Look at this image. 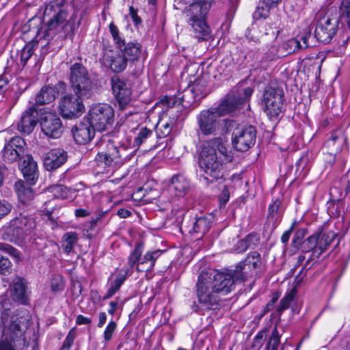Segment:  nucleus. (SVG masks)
Returning a JSON list of instances; mask_svg holds the SVG:
<instances>
[{"mask_svg":"<svg viewBox=\"0 0 350 350\" xmlns=\"http://www.w3.org/2000/svg\"><path fill=\"white\" fill-rule=\"evenodd\" d=\"M234 275L217 271H202L196 284V295L199 304L206 310L217 307L221 297L234 288Z\"/></svg>","mask_w":350,"mask_h":350,"instance_id":"obj_1","label":"nucleus"},{"mask_svg":"<svg viewBox=\"0 0 350 350\" xmlns=\"http://www.w3.org/2000/svg\"><path fill=\"white\" fill-rule=\"evenodd\" d=\"M232 157L219 137L208 141L201 150L199 167L202 176L208 183L223 178L224 163L231 161Z\"/></svg>","mask_w":350,"mask_h":350,"instance_id":"obj_2","label":"nucleus"},{"mask_svg":"<svg viewBox=\"0 0 350 350\" xmlns=\"http://www.w3.org/2000/svg\"><path fill=\"white\" fill-rule=\"evenodd\" d=\"M1 323L3 327L0 350H24L27 342L24 337L27 318L12 316L10 318L11 303L9 299L0 301Z\"/></svg>","mask_w":350,"mask_h":350,"instance_id":"obj_3","label":"nucleus"},{"mask_svg":"<svg viewBox=\"0 0 350 350\" xmlns=\"http://www.w3.org/2000/svg\"><path fill=\"white\" fill-rule=\"evenodd\" d=\"M186 7L183 15L194 36L199 40H207L211 36V28L206 18L213 0H183Z\"/></svg>","mask_w":350,"mask_h":350,"instance_id":"obj_4","label":"nucleus"},{"mask_svg":"<svg viewBox=\"0 0 350 350\" xmlns=\"http://www.w3.org/2000/svg\"><path fill=\"white\" fill-rule=\"evenodd\" d=\"M47 16H49L46 22L47 29L46 30L48 35H50L51 33H57L59 30L68 27H69V30H65V31H67L68 34H73L81 23L80 20H77V16L75 14L65 23L68 18L67 12L63 9L55 10L54 6L51 5L46 6L44 10V17Z\"/></svg>","mask_w":350,"mask_h":350,"instance_id":"obj_5","label":"nucleus"},{"mask_svg":"<svg viewBox=\"0 0 350 350\" xmlns=\"http://www.w3.org/2000/svg\"><path fill=\"white\" fill-rule=\"evenodd\" d=\"M70 83L78 97L90 98L94 93V84L87 68L81 64L75 63L70 68Z\"/></svg>","mask_w":350,"mask_h":350,"instance_id":"obj_6","label":"nucleus"},{"mask_svg":"<svg viewBox=\"0 0 350 350\" xmlns=\"http://www.w3.org/2000/svg\"><path fill=\"white\" fill-rule=\"evenodd\" d=\"M284 92L277 85H267L263 92L260 105L269 119L276 118L282 111Z\"/></svg>","mask_w":350,"mask_h":350,"instance_id":"obj_7","label":"nucleus"},{"mask_svg":"<svg viewBox=\"0 0 350 350\" xmlns=\"http://www.w3.org/2000/svg\"><path fill=\"white\" fill-rule=\"evenodd\" d=\"M144 245L137 243L128 257V264L131 269L135 268L138 272H150L153 270L157 259L163 253L162 250L148 251L143 256Z\"/></svg>","mask_w":350,"mask_h":350,"instance_id":"obj_8","label":"nucleus"},{"mask_svg":"<svg viewBox=\"0 0 350 350\" xmlns=\"http://www.w3.org/2000/svg\"><path fill=\"white\" fill-rule=\"evenodd\" d=\"M105 151L98 152L94 159L98 173H107L122 163L120 149L110 141H102Z\"/></svg>","mask_w":350,"mask_h":350,"instance_id":"obj_9","label":"nucleus"},{"mask_svg":"<svg viewBox=\"0 0 350 350\" xmlns=\"http://www.w3.org/2000/svg\"><path fill=\"white\" fill-rule=\"evenodd\" d=\"M114 116V110L110 105L98 103L90 107L88 113V120L94 129L101 132L111 127Z\"/></svg>","mask_w":350,"mask_h":350,"instance_id":"obj_10","label":"nucleus"},{"mask_svg":"<svg viewBox=\"0 0 350 350\" xmlns=\"http://www.w3.org/2000/svg\"><path fill=\"white\" fill-rule=\"evenodd\" d=\"M338 24V17L328 14L321 16L319 14L314 31L315 37L321 42L329 43L336 33Z\"/></svg>","mask_w":350,"mask_h":350,"instance_id":"obj_11","label":"nucleus"},{"mask_svg":"<svg viewBox=\"0 0 350 350\" xmlns=\"http://www.w3.org/2000/svg\"><path fill=\"white\" fill-rule=\"evenodd\" d=\"M198 134L215 135L219 131L221 123L220 117L211 109L202 111L197 116Z\"/></svg>","mask_w":350,"mask_h":350,"instance_id":"obj_12","label":"nucleus"},{"mask_svg":"<svg viewBox=\"0 0 350 350\" xmlns=\"http://www.w3.org/2000/svg\"><path fill=\"white\" fill-rule=\"evenodd\" d=\"M256 131L254 126H238L232 133V142L235 149L245 152L256 142Z\"/></svg>","mask_w":350,"mask_h":350,"instance_id":"obj_13","label":"nucleus"},{"mask_svg":"<svg viewBox=\"0 0 350 350\" xmlns=\"http://www.w3.org/2000/svg\"><path fill=\"white\" fill-rule=\"evenodd\" d=\"M83 97L76 94L65 96L60 103V113L63 118L73 119L80 117L85 111Z\"/></svg>","mask_w":350,"mask_h":350,"instance_id":"obj_14","label":"nucleus"},{"mask_svg":"<svg viewBox=\"0 0 350 350\" xmlns=\"http://www.w3.org/2000/svg\"><path fill=\"white\" fill-rule=\"evenodd\" d=\"M40 126L42 132L52 138H58L63 133L61 120L53 112L44 111L42 113Z\"/></svg>","mask_w":350,"mask_h":350,"instance_id":"obj_15","label":"nucleus"},{"mask_svg":"<svg viewBox=\"0 0 350 350\" xmlns=\"http://www.w3.org/2000/svg\"><path fill=\"white\" fill-rule=\"evenodd\" d=\"M35 227L36 223L33 218L20 215L11 221L10 226L7 228V232L12 234L13 237L23 239L25 235L30 233Z\"/></svg>","mask_w":350,"mask_h":350,"instance_id":"obj_16","label":"nucleus"},{"mask_svg":"<svg viewBox=\"0 0 350 350\" xmlns=\"http://www.w3.org/2000/svg\"><path fill=\"white\" fill-rule=\"evenodd\" d=\"M112 90L120 107L124 109L131 102V90L130 84L119 77L111 79Z\"/></svg>","mask_w":350,"mask_h":350,"instance_id":"obj_17","label":"nucleus"},{"mask_svg":"<svg viewBox=\"0 0 350 350\" xmlns=\"http://www.w3.org/2000/svg\"><path fill=\"white\" fill-rule=\"evenodd\" d=\"M103 64L114 72H121L127 66L126 57L120 50H106L103 56Z\"/></svg>","mask_w":350,"mask_h":350,"instance_id":"obj_18","label":"nucleus"},{"mask_svg":"<svg viewBox=\"0 0 350 350\" xmlns=\"http://www.w3.org/2000/svg\"><path fill=\"white\" fill-rule=\"evenodd\" d=\"M25 143L23 138L15 136L10 139L4 146L3 158L4 161L12 163L18 160L23 153Z\"/></svg>","mask_w":350,"mask_h":350,"instance_id":"obj_19","label":"nucleus"},{"mask_svg":"<svg viewBox=\"0 0 350 350\" xmlns=\"http://www.w3.org/2000/svg\"><path fill=\"white\" fill-rule=\"evenodd\" d=\"M66 84L64 82H59L54 86L43 87L36 96V103L39 105L50 103L55 98L64 93Z\"/></svg>","mask_w":350,"mask_h":350,"instance_id":"obj_20","label":"nucleus"},{"mask_svg":"<svg viewBox=\"0 0 350 350\" xmlns=\"http://www.w3.org/2000/svg\"><path fill=\"white\" fill-rule=\"evenodd\" d=\"M67 152L60 148L48 151L44 156L43 163L48 171L55 170L61 167L67 160Z\"/></svg>","mask_w":350,"mask_h":350,"instance_id":"obj_21","label":"nucleus"},{"mask_svg":"<svg viewBox=\"0 0 350 350\" xmlns=\"http://www.w3.org/2000/svg\"><path fill=\"white\" fill-rule=\"evenodd\" d=\"M95 131L90 122H80L72 129L75 142L79 144H85L90 142L94 136Z\"/></svg>","mask_w":350,"mask_h":350,"instance_id":"obj_22","label":"nucleus"},{"mask_svg":"<svg viewBox=\"0 0 350 350\" xmlns=\"http://www.w3.org/2000/svg\"><path fill=\"white\" fill-rule=\"evenodd\" d=\"M38 120V113L34 107H31L24 111L18 124V129L24 134L31 133Z\"/></svg>","mask_w":350,"mask_h":350,"instance_id":"obj_23","label":"nucleus"},{"mask_svg":"<svg viewBox=\"0 0 350 350\" xmlns=\"http://www.w3.org/2000/svg\"><path fill=\"white\" fill-rule=\"evenodd\" d=\"M22 172L26 180L33 185L38 178V169L37 163L31 155L25 157L22 163Z\"/></svg>","mask_w":350,"mask_h":350,"instance_id":"obj_24","label":"nucleus"},{"mask_svg":"<svg viewBox=\"0 0 350 350\" xmlns=\"http://www.w3.org/2000/svg\"><path fill=\"white\" fill-rule=\"evenodd\" d=\"M325 145L332 148V152L336 154L348 148L347 137L342 131H336L326 142Z\"/></svg>","mask_w":350,"mask_h":350,"instance_id":"obj_25","label":"nucleus"},{"mask_svg":"<svg viewBox=\"0 0 350 350\" xmlns=\"http://www.w3.org/2000/svg\"><path fill=\"white\" fill-rule=\"evenodd\" d=\"M189 187L188 180L183 175H176L172 178L169 191L176 197L184 196Z\"/></svg>","mask_w":350,"mask_h":350,"instance_id":"obj_26","label":"nucleus"},{"mask_svg":"<svg viewBox=\"0 0 350 350\" xmlns=\"http://www.w3.org/2000/svg\"><path fill=\"white\" fill-rule=\"evenodd\" d=\"M254 92V89L251 87H245L243 83H239L232 88L228 94L237 105L240 107L244 102L250 100Z\"/></svg>","mask_w":350,"mask_h":350,"instance_id":"obj_27","label":"nucleus"},{"mask_svg":"<svg viewBox=\"0 0 350 350\" xmlns=\"http://www.w3.org/2000/svg\"><path fill=\"white\" fill-rule=\"evenodd\" d=\"M11 295L12 299L16 301H18L25 305L28 304L27 286L25 280L21 278H18L14 282L11 289Z\"/></svg>","mask_w":350,"mask_h":350,"instance_id":"obj_28","label":"nucleus"},{"mask_svg":"<svg viewBox=\"0 0 350 350\" xmlns=\"http://www.w3.org/2000/svg\"><path fill=\"white\" fill-rule=\"evenodd\" d=\"M167 105H174L176 104L182 105L183 107H187L193 103L196 99H199L198 96H196L194 92L188 86L184 90L182 94H179L176 98L166 97Z\"/></svg>","mask_w":350,"mask_h":350,"instance_id":"obj_29","label":"nucleus"},{"mask_svg":"<svg viewBox=\"0 0 350 350\" xmlns=\"http://www.w3.org/2000/svg\"><path fill=\"white\" fill-rule=\"evenodd\" d=\"M240 107L228 94L221 100L215 107H211L220 118L235 111Z\"/></svg>","mask_w":350,"mask_h":350,"instance_id":"obj_30","label":"nucleus"},{"mask_svg":"<svg viewBox=\"0 0 350 350\" xmlns=\"http://www.w3.org/2000/svg\"><path fill=\"white\" fill-rule=\"evenodd\" d=\"M126 57V62H135L138 61L142 55V46L139 43L129 42L122 47H118Z\"/></svg>","mask_w":350,"mask_h":350,"instance_id":"obj_31","label":"nucleus"},{"mask_svg":"<svg viewBox=\"0 0 350 350\" xmlns=\"http://www.w3.org/2000/svg\"><path fill=\"white\" fill-rule=\"evenodd\" d=\"M14 188L18 198L21 203L26 204L33 200L34 196L33 191L23 180H21L16 181L14 185Z\"/></svg>","mask_w":350,"mask_h":350,"instance_id":"obj_32","label":"nucleus"},{"mask_svg":"<svg viewBox=\"0 0 350 350\" xmlns=\"http://www.w3.org/2000/svg\"><path fill=\"white\" fill-rule=\"evenodd\" d=\"M259 241V237L255 234H249L245 239L237 241L234 247V251L237 253L245 252L248 248L255 247Z\"/></svg>","mask_w":350,"mask_h":350,"instance_id":"obj_33","label":"nucleus"},{"mask_svg":"<svg viewBox=\"0 0 350 350\" xmlns=\"http://www.w3.org/2000/svg\"><path fill=\"white\" fill-rule=\"evenodd\" d=\"M310 35H306L303 36L301 39L303 42V44H301L300 41L298 40L296 38H292L290 40H288L286 42H285L282 47L284 49L286 53L290 54L292 53L295 52L299 49L301 48H306L309 46V44L308 42V39L310 38Z\"/></svg>","mask_w":350,"mask_h":350,"instance_id":"obj_34","label":"nucleus"},{"mask_svg":"<svg viewBox=\"0 0 350 350\" xmlns=\"http://www.w3.org/2000/svg\"><path fill=\"white\" fill-rule=\"evenodd\" d=\"M210 227V219L206 217H200L196 218L193 222L192 227L189 232L202 236L208 231Z\"/></svg>","mask_w":350,"mask_h":350,"instance_id":"obj_35","label":"nucleus"},{"mask_svg":"<svg viewBox=\"0 0 350 350\" xmlns=\"http://www.w3.org/2000/svg\"><path fill=\"white\" fill-rule=\"evenodd\" d=\"M128 274V271H120L116 276L113 281L110 283V286L103 297V299H108L111 297L120 289Z\"/></svg>","mask_w":350,"mask_h":350,"instance_id":"obj_36","label":"nucleus"},{"mask_svg":"<svg viewBox=\"0 0 350 350\" xmlns=\"http://www.w3.org/2000/svg\"><path fill=\"white\" fill-rule=\"evenodd\" d=\"M78 234L76 232H67L62 236V247L65 253L69 254L78 242Z\"/></svg>","mask_w":350,"mask_h":350,"instance_id":"obj_37","label":"nucleus"},{"mask_svg":"<svg viewBox=\"0 0 350 350\" xmlns=\"http://www.w3.org/2000/svg\"><path fill=\"white\" fill-rule=\"evenodd\" d=\"M336 237V234L333 231L325 232L317 235L318 237V250L319 255L327 250L329 245L334 241Z\"/></svg>","mask_w":350,"mask_h":350,"instance_id":"obj_38","label":"nucleus"},{"mask_svg":"<svg viewBox=\"0 0 350 350\" xmlns=\"http://www.w3.org/2000/svg\"><path fill=\"white\" fill-rule=\"evenodd\" d=\"M174 126V121L164 118L160 120L156 126V133L159 138L167 137L172 132Z\"/></svg>","mask_w":350,"mask_h":350,"instance_id":"obj_39","label":"nucleus"},{"mask_svg":"<svg viewBox=\"0 0 350 350\" xmlns=\"http://www.w3.org/2000/svg\"><path fill=\"white\" fill-rule=\"evenodd\" d=\"M189 87L200 99L206 94L207 81L204 77H198Z\"/></svg>","mask_w":350,"mask_h":350,"instance_id":"obj_40","label":"nucleus"},{"mask_svg":"<svg viewBox=\"0 0 350 350\" xmlns=\"http://www.w3.org/2000/svg\"><path fill=\"white\" fill-rule=\"evenodd\" d=\"M152 135L153 132L150 129L146 127L141 129L133 141V147L138 148L142 144L146 143Z\"/></svg>","mask_w":350,"mask_h":350,"instance_id":"obj_41","label":"nucleus"},{"mask_svg":"<svg viewBox=\"0 0 350 350\" xmlns=\"http://www.w3.org/2000/svg\"><path fill=\"white\" fill-rule=\"evenodd\" d=\"M318 237L317 235L310 236L308 239L301 243V248L305 252H309L314 250V253L319 254V250H318Z\"/></svg>","mask_w":350,"mask_h":350,"instance_id":"obj_42","label":"nucleus"},{"mask_svg":"<svg viewBox=\"0 0 350 350\" xmlns=\"http://www.w3.org/2000/svg\"><path fill=\"white\" fill-rule=\"evenodd\" d=\"M281 202L280 200L276 199L269 206L268 209V217H271V219H275L276 221H279L282 215V213L280 211Z\"/></svg>","mask_w":350,"mask_h":350,"instance_id":"obj_43","label":"nucleus"},{"mask_svg":"<svg viewBox=\"0 0 350 350\" xmlns=\"http://www.w3.org/2000/svg\"><path fill=\"white\" fill-rule=\"evenodd\" d=\"M341 20L344 21L350 28V0H342L340 5Z\"/></svg>","mask_w":350,"mask_h":350,"instance_id":"obj_44","label":"nucleus"},{"mask_svg":"<svg viewBox=\"0 0 350 350\" xmlns=\"http://www.w3.org/2000/svg\"><path fill=\"white\" fill-rule=\"evenodd\" d=\"M278 58L276 54V50L274 47H271L262 57L260 61V67L267 69L269 66V62L275 61Z\"/></svg>","mask_w":350,"mask_h":350,"instance_id":"obj_45","label":"nucleus"},{"mask_svg":"<svg viewBox=\"0 0 350 350\" xmlns=\"http://www.w3.org/2000/svg\"><path fill=\"white\" fill-rule=\"evenodd\" d=\"M246 264L253 269L258 268L262 265L260 254L257 252H251L245 260Z\"/></svg>","mask_w":350,"mask_h":350,"instance_id":"obj_46","label":"nucleus"},{"mask_svg":"<svg viewBox=\"0 0 350 350\" xmlns=\"http://www.w3.org/2000/svg\"><path fill=\"white\" fill-rule=\"evenodd\" d=\"M296 293H297V291H296L295 288H293L280 301V306L278 308V310L280 312H282V311L287 309L290 306L291 302L293 301V299L296 295Z\"/></svg>","mask_w":350,"mask_h":350,"instance_id":"obj_47","label":"nucleus"},{"mask_svg":"<svg viewBox=\"0 0 350 350\" xmlns=\"http://www.w3.org/2000/svg\"><path fill=\"white\" fill-rule=\"evenodd\" d=\"M271 8H272L268 6L267 3H263V1H262L261 4L256 8V10L254 13V18L255 19L266 18L269 14V10Z\"/></svg>","mask_w":350,"mask_h":350,"instance_id":"obj_48","label":"nucleus"},{"mask_svg":"<svg viewBox=\"0 0 350 350\" xmlns=\"http://www.w3.org/2000/svg\"><path fill=\"white\" fill-rule=\"evenodd\" d=\"M51 288L55 293L62 291L64 288L63 277L60 275H54L51 281Z\"/></svg>","mask_w":350,"mask_h":350,"instance_id":"obj_49","label":"nucleus"},{"mask_svg":"<svg viewBox=\"0 0 350 350\" xmlns=\"http://www.w3.org/2000/svg\"><path fill=\"white\" fill-rule=\"evenodd\" d=\"M117 327V324L115 321H111L105 327L103 333V339L105 345H107V342L111 340Z\"/></svg>","mask_w":350,"mask_h":350,"instance_id":"obj_50","label":"nucleus"},{"mask_svg":"<svg viewBox=\"0 0 350 350\" xmlns=\"http://www.w3.org/2000/svg\"><path fill=\"white\" fill-rule=\"evenodd\" d=\"M280 335L278 329L275 328L271 333L267 348V350H278L280 343Z\"/></svg>","mask_w":350,"mask_h":350,"instance_id":"obj_51","label":"nucleus"},{"mask_svg":"<svg viewBox=\"0 0 350 350\" xmlns=\"http://www.w3.org/2000/svg\"><path fill=\"white\" fill-rule=\"evenodd\" d=\"M109 28L117 47H122V46L124 45V40L120 38L118 27L114 25L113 23H111L109 24Z\"/></svg>","mask_w":350,"mask_h":350,"instance_id":"obj_52","label":"nucleus"},{"mask_svg":"<svg viewBox=\"0 0 350 350\" xmlns=\"http://www.w3.org/2000/svg\"><path fill=\"white\" fill-rule=\"evenodd\" d=\"M33 55V46L30 44L25 45L21 52V63L25 66L27 61Z\"/></svg>","mask_w":350,"mask_h":350,"instance_id":"obj_53","label":"nucleus"},{"mask_svg":"<svg viewBox=\"0 0 350 350\" xmlns=\"http://www.w3.org/2000/svg\"><path fill=\"white\" fill-rule=\"evenodd\" d=\"M50 191L56 198L64 199L67 197L68 190L63 185H54L50 188Z\"/></svg>","mask_w":350,"mask_h":350,"instance_id":"obj_54","label":"nucleus"},{"mask_svg":"<svg viewBox=\"0 0 350 350\" xmlns=\"http://www.w3.org/2000/svg\"><path fill=\"white\" fill-rule=\"evenodd\" d=\"M0 250H4L10 256H11L16 262L21 260L20 252L14 247L10 245H3L0 243Z\"/></svg>","mask_w":350,"mask_h":350,"instance_id":"obj_55","label":"nucleus"},{"mask_svg":"<svg viewBox=\"0 0 350 350\" xmlns=\"http://www.w3.org/2000/svg\"><path fill=\"white\" fill-rule=\"evenodd\" d=\"M307 233L308 230L306 228H302L297 229L294 235L293 242L296 245H299Z\"/></svg>","mask_w":350,"mask_h":350,"instance_id":"obj_56","label":"nucleus"},{"mask_svg":"<svg viewBox=\"0 0 350 350\" xmlns=\"http://www.w3.org/2000/svg\"><path fill=\"white\" fill-rule=\"evenodd\" d=\"M75 338V333L72 329H71L68 332V335L66 336V337L64 341V343L62 345V350H68L70 349V347H71V345H72Z\"/></svg>","mask_w":350,"mask_h":350,"instance_id":"obj_57","label":"nucleus"},{"mask_svg":"<svg viewBox=\"0 0 350 350\" xmlns=\"http://www.w3.org/2000/svg\"><path fill=\"white\" fill-rule=\"evenodd\" d=\"M229 199L230 191L226 186H224L219 196L220 206H224L228 202Z\"/></svg>","mask_w":350,"mask_h":350,"instance_id":"obj_58","label":"nucleus"},{"mask_svg":"<svg viewBox=\"0 0 350 350\" xmlns=\"http://www.w3.org/2000/svg\"><path fill=\"white\" fill-rule=\"evenodd\" d=\"M11 211V205L5 200H0V219Z\"/></svg>","mask_w":350,"mask_h":350,"instance_id":"obj_59","label":"nucleus"},{"mask_svg":"<svg viewBox=\"0 0 350 350\" xmlns=\"http://www.w3.org/2000/svg\"><path fill=\"white\" fill-rule=\"evenodd\" d=\"M8 82L5 76H0V100L3 98V94L8 89Z\"/></svg>","mask_w":350,"mask_h":350,"instance_id":"obj_60","label":"nucleus"},{"mask_svg":"<svg viewBox=\"0 0 350 350\" xmlns=\"http://www.w3.org/2000/svg\"><path fill=\"white\" fill-rule=\"evenodd\" d=\"M295 224H296V221H294V222L292 224L291 228H289V230L285 231L283 234L282 235L281 237V241L283 243H286L289 239H290V236L291 234V232L293 230L295 226Z\"/></svg>","mask_w":350,"mask_h":350,"instance_id":"obj_61","label":"nucleus"},{"mask_svg":"<svg viewBox=\"0 0 350 350\" xmlns=\"http://www.w3.org/2000/svg\"><path fill=\"white\" fill-rule=\"evenodd\" d=\"M11 265L10 261L8 258H5L1 254H0V271H4L10 268Z\"/></svg>","mask_w":350,"mask_h":350,"instance_id":"obj_62","label":"nucleus"},{"mask_svg":"<svg viewBox=\"0 0 350 350\" xmlns=\"http://www.w3.org/2000/svg\"><path fill=\"white\" fill-rule=\"evenodd\" d=\"M92 322V320L86 317L79 314L77 317L76 323L77 325H89Z\"/></svg>","mask_w":350,"mask_h":350,"instance_id":"obj_63","label":"nucleus"},{"mask_svg":"<svg viewBox=\"0 0 350 350\" xmlns=\"http://www.w3.org/2000/svg\"><path fill=\"white\" fill-rule=\"evenodd\" d=\"M75 215L77 217H85L90 215V213L83 208H77L75 211Z\"/></svg>","mask_w":350,"mask_h":350,"instance_id":"obj_64","label":"nucleus"}]
</instances>
